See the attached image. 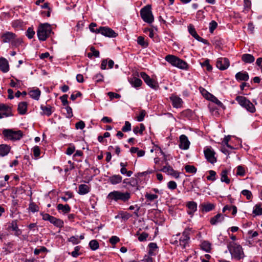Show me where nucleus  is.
<instances>
[{
  "instance_id": "1",
  "label": "nucleus",
  "mask_w": 262,
  "mask_h": 262,
  "mask_svg": "<svg viewBox=\"0 0 262 262\" xmlns=\"http://www.w3.org/2000/svg\"><path fill=\"white\" fill-rule=\"evenodd\" d=\"M228 249L233 258L239 260L245 256L242 246L234 242H230L228 245Z\"/></svg>"
},
{
  "instance_id": "2",
  "label": "nucleus",
  "mask_w": 262,
  "mask_h": 262,
  "mask_svg": "<svg viewBox=\"0 0 262 262\" xmlns=\"http://www.w3.org/2000/svg\"><path fill=\"white\" fill-rule=\"evenodd\" d=\"M2 41L3 43H10L13 46H18L23 42L22 39L17 38L15 33L11 32H6L1 35Z\"/></svg>"
},
{
  "instance_id": "3",
  "label": "nucleus",
  "mask_w": 262,
  "mask_h": 262,
  "mask_svg": "<svg viewBox=\"0 0 262 262\" xmlns=\"http://www.w3.org/2000/svg\"><path fill=\"white\" fill-rule=\"evenodd\" d=\"M53 33L51 25L48 23L41 24L38 28L37 35L39 40L45 41Z\"/></svg>"
},
{
  "instance_id": "4",
  "label": "nucleus",
  "mask_w": 262,
  "mask_h": 262,
  "mask_svg": "<svg viewBox=\"0 0 262 262\" xmlns=\"http://www.w3.org/2000/svg\"><path fill=\"white\" fill-rule=\"evenodd\" d=\"M107 198L116 202L119 201L126 202L130 198V193L128 192H122L120 191H113L109 193Z\"/></svg>"
},
{
  "instance_id": "5",
  "label": "nucleus",
  "mask_w": 262,
  "mask_h": 262,
  "mask_svg": "<svg viewBox=\"0 0 262 262\" xmlns=\"http://www.w3.org/2000/svg\"><path fill=\"white\" fill-rule=\"evenodd\" d=\"M5 138L12 141L19 140L24 136L21 130L14 131L11 129H5L3 131Z\"/></svg>"
},
{
  "instance_id": "6",
  "label": "nucleus",
  "mask_w": 262,
  "mask_h": 262,
  "mask_svg": "<svg viewBox=\"0 0 262 262\" xmlns=\"http://www.w3.org/2000/svg\"><path fill=\"white\" fill-rule=\"evenodd\" d=\"M140 15L142 19L146 23L150 24L154 21V17L151 12V7L147 5L140 10Z\"/></svg>"
},
{
  "instance_id": "7",
  "label": "nucleus",
  "mask_w": 262,
  "mask_h": 262,
  "mask_svg": "<svg viewBox=\"0 0 262 262\" xmlns=\"http://www.w3.org/2000/svg\"><path fill=\"white\" fill-rule=\"evenodd\" d=\"M235 100L242 106L245 108L249 112L253 113L255 112L256 109L253 103L246 97L242 96H237Z\"/></svg>"
},
{
  "instance_id": "8",
  "label": "nucleus",
  "mask_w": 262,
  "mask_h": 262,
  "mask_svg": "<svg viewBox=\"0 0 262 262\" xmlns=\"http://www.w3.org/2000/svg\"><path fill=\"white\" fill-rule=\"evenodd\" d=\"M140 77L144 80L147 85L151 89L157 90L159 88L158 83L151 78L145 72H142L140 73Z\"/></svg>"
},
{
  "instance_id": "9",
  "label": "nucleus",
  "mask_w": 262,
  "mask_h": 262,
  "mask_svg": "<svg viewBox=\"0 0 262 262\" xmlns=\"http://www.w3.org/2000/svg\"><path fill=\"white\" fill-rule=\"evenodd\" d=\"M204 153L208 162L214 164L217 161V159L215 157V152L211 147H206L204 148Z\"/></svg>"
},
{
  "instance_id": "10",
  "label": "nucleus",
  "mask_w": 262,
  "mask_h": 262,
  "mask_svg": "<svg viewBox=\"0 0 262 262\" xmlns=\"http://www.w3.org/2000/svg\"><path fill=\"white\" fill-rule=\"evenodd\" d=\"M97 32L108 37L114 38L118 36V34L113 29L107 27H100L99 30H97Z\"/></svg>"
},
{
  "instance_id": "11",
  "label": "nucleus",
  "mask_w": 262,
  "mask_h": 262,
  "mask_svg": "<svg viewBox=\"0 0 262 262\" xmlns=\"http://www.w3.org/2000/svg\"><path fill=\"white\" fill-rule=\"evenodd\" d=\"M12 115L13 114L10 107L4 104H0V119L4 117H7L12 116Z\"/></svg>"
},
{
  "instance_id": "12",
  "label": "nucleus",
  "mask_w": 262,
  "mask_h": 262,
  "mask_svg": "<svg viewBox=\"0 0 262 262\" xmlns=\"http://www.w3.org/2000/svg\"><path fill=\"white\" fill-rule=\"evenodd\" d=\"M161 171L166 173L167 174L171 175L175 178H178L179 177L180 173L174 170L167 162L166 163V165L162 168Z\"/></svg>"
},
{
  "instance_id": "13",
  "label": "nucleus",
  "mask_w": 262,
  "mask_h": 262,
  "mask_svg": "<svg viewBox=\"0 0 262 262\" xmlns=\"http://www.w3.org/2000/svg\"><path fill=\"white\" fill-rule=\"evenodd\" d=\"M123 183L124 184V187L128 189L130 188V187L134 188L135 190L138 189V181L135 178L125 179L123 181Z\"/></svg>"
},
{
  "instance_id": "14",
  "label": "nucleus",
  "mask_w": 262,
  "mask_h": 262,
  "mask_svg": "<svg viewBox=\"0 0 262 262\" xmlns=\"http://www.w3.org/2000/svg\"><path fill=\"white\" fill-rule=\"evenodd\" d=\"M180 143L179 146L180 149L187 150L189 148L190 142L188 140L187 137L185 135H182L179 137Z\"/></svg>"
},
{
  "instance_id": "15",
  "label": "nucleus",
  "mask_w": 262,
  "mask_h": 262,
  "mask_svg": "<svg viewBox=\"0 0 262 262\" xmlns=\"http://www.w3.org/2000/svg\"><path fill=\"white\" fill-rule=\"evenodd\" d=\"M230 65V62L227 58H219L216 61V67L221 70L227 69Z\"/></svg>"
},
{
  "instance_id": "16",
  "label": "nucleus",
  "mask_w": 262,
  "mask_h": 262,
  "mask_svg": "<svg viewBox=\"0 0 262 262\" xmlns=\"http://www.w3.org/2000/svg\"><path fill=\"white\" fill-rule=\"evenodd\" d=\"M189 239V230L186 229L183 231L182 235L179 239L180 245L183 249L186 247Z\"/></svg>"
},
{
  "instance_id": "17",
  "label": "nucleus",
  "mask_w": 262,
  "mask_h": 262,
  "mask_svg": "<svg viewBox=\"0 0 262 262\" xmlns=\"http://www.w3.org/2000/svg\"><path fill=\"white\" fill-rule=\"evenodd\" d=\"M225 219V215L222 213H217L216 215L211 217L210 220V223L212 225H216L219 223H221Z\"/></svg>"
},
{
  "instance_id": "18",
  "label": "nucleus",
  "mask_w": 262,
  "mask_h": 262,
  "mask_svg": "<svg viewBox=\"0 0 262 262\" xmlns=\"http://www.w3.org/2000/svg\"><path fill=\"white\" fill-rule=\"evenodd\" d=\"M170 99L173 107L180 108L182 107L183 101L181 98L177 96H171Z\"/></svg>"
},
{
  "instance_id": "19",
  "label": "nucleus",
  "mask_w": 262,
  "mask_h": 262,
  "mask_svg": "<svg viewBox=\"0 0 262 262\" xmlns=\"http://www.w3.org/2000/svg\"><path fill=\"white\" fill-rule=\"evenodd\" d=\"M0 70L3 73H7L9 70V65L8 60L3 58H0Z\"/></svg>"
},
{
  "instance_id": "20",
  "label": "nucleus",
  "mask_w": 262,
  "mask_h": 262,
  "mask_svg": "<svg viewBox=\"0 0 262 262\" xmlns=\"http://www.w3.org/2000/svg\"><path fill=\"white\" fill-rule=\"evenodd\" d=\"M8 228L12 229L13 231H15L14 234L16 236H19L21 233V230L18 227L17 220L12 221L9 225Z\"/></svg>"
},
{
  "instance_id": "21",
  "label": "nucleus",
  "mask_w": 262,
  "mask_h": 262,
  "mask_svg": "<svg viewBox=\"0 0 262 262\" xmlns=\"http://www.w3.org/2000/svg\"><path fill=\"white\" fill-rule=\"evenodd\" d=\"M122 177L119 174H114L108 179V182L112 185H116L121 182Z\"/></svg>"
},
{
  "instance_id": "22",
  "label": "nucleus",
  "mask_w": 262,
  "mask_h": 262,
  "mask_svg": "<svg viewBox=\"0 0 262 262\" xmlns=\"http://www.w3.org/2000/svg\"><path fill=\"white\" fill-rule=\"evenodd\" d=\"M235 79L237 81H247L249 78V75L247 72H239L235 74Z\"/></svg>"
},
{
  "instance_id": "23",
  "label": "nucleus",
  "mask_w": 262,
  "mask_h": 262,
  "mask_svg": "<svg viewBox=\"0 0 262 262\" xmlns=\"http://www.w3.org/2000/svg\"><path fill=\"white\" fill-rule=\"evenodd\" d=\"M11 149V147L7 144L0 145V156L4 157L8 154Z\"/></svg>"
},
{
  "instance_id": "24",
  "label": "nucleus",
  "mask_w": 262,
  "mask_h": 262,
  "mask_svg": "<svg viewBox=\"0 0 262 262\" xmlns=\"http://www.w3.org/2000/svg\"><path fill=\"white\" fill-rule=\"evenodd\" d=\"M200 207L203 212H207L214 209L215 205L212 203H207L202 204Z\"/></svg>"
},
{
  "instance_id": "25",
  "label": "nucleus",
  "mask_w": 262,
  "mask_h": 262,
  "mask_svg": "<svg viewBox=\"0 0 262 262\" xmlns=\"http://www.w3.org/2000/svg\"><path fill=\"white\" fill-rule=\"evenodd\" d=\"M242 60L246 63H251L254 61V57L250 54H244L242 56Z\"/></svg>"
},
{
  "instance_id": "26",
  "label": "nucleus",
  "mask_w": 262,
  "mask_h": 262,
  "mask_svg": "<svg viewBox=\"0 0 262 262\" xmlns=\"http://www.w3.org/2000/svg\"><path fill=\"white\" fill-rule=\"evenodd\" d=\"M28 103L26 102H21L18 105L17 110L20 115H24L27 111Z\"/></svg>"
},
{
  "instance_id": "27",
  "label": "nucleus",
  "mask_w": 262,
  "mask_h": 262,
  "mask_svg": "<svg viewBox=\"0 0 262 262\" xmlns=\"http://www.w3.org/2000/svg\"><path fill=\"white\" fill-rule=\"evenodd\" d=\"M187 207L189 210L187 211V213L189 214H193L196 211L197 204L193 201L189 202L187 204Z\"/></svg>"
},
{
  "instance_id": "28",
  "label": "nucleus",
  "mask_w": 262,
  "mask_h": 262,
  "mask_svg": "<svg viewBox=\"0 0 262 262\" xmlns=\"http://www.w3.org/2000/svg\"><path fill=\"white\" fill-rule=\"evenodd\" d=\"M178 59V57L170 54L166 55L165 57V60L174 67L176 66Z\"/></svg>"
},
{
  "instance_id": "29",
  "label": "nucleus",
  "mask_w": 262,
  "mask_h": 262,
  "mask_svg": "<svg viewBox=\"0 0 262 262\" xmlns=\"http://www.w3.org/2000/svg\"><path fill=\"white\" fill-rule=\"evenodd\" d=\"M40 94H41V92L38 88L36 89V90H31L29 92V94L30 96L32 98L34 99L35 100H39L40 96Z\"/></svg>"
},
{
  "instance_id": "30",
  "label": "nucleus",
  "mask_w": 262,
  "mask_h": 262,
  "mask_svg": "<svg viewBox=\"0 0 262 262\" xmlns=\"http://www.w3.org/2000/svg\"><path fill=\"white\" fill-rule=\"evenodd\" d=\"M228 171L227 169L223 170L221 173V181L222 182H225V183L228 184L230 182V179L228 177Z\"/></svg>"
},
{
  "instance_id": "31",
  "label": "nucleus",
  "mask_w": 262,
  "mask_h": 262,
  "mask_svg": "<svg viewBox=\"0 0 262 262\" xmlns=\"http://www.w3.org/2000/svg\"><path fill=\"white\" fill-rule=\"evenodd\" d=\"M129 81L132 86L135 88H138L142 84V81L140 79L135 77L130 78Z\"/></svg>"
},
{
  "instance_id": "32",
  "label": "nucleus",
  "mask_w": 262,
  "mask_h": 262,
  "mask_svg": "<svg viewBox=\"0 0 262 262\" xmlns=\"http://www.w3.org/2000/svg\"><path fill=\"white\" fill-rule=\"evenodd\" d=\"M78 193L81 195L85 194L90 192V187L85 184H81L78 187Z\"/></svg>"
},
{
  "instance_id": "33",
  "label": "nucleus",
  "mask_w": 262,
  "mask_h": 262,
  "mask_svg": "<svg viewBox=\"0 0 262 262\" xmlns=\"http://www.w3.org/2000/svg\"><path fill=\"white\" fill-rule=\"evenodd\" d=\"M50 222L53 224L54 226L59 228H61L63 226V222L61 220L54 216L52 217Z\"/></svg>"
},
{
  "instance_id": "34",
  "label": "nucleus",
  "mask_w": 262,
  "mask_h": 262,
  "mask_svg": "<svg viewBox=\"0 0 262 262\" xmlns=\"http://www.w3.org/2000/svg\"><path fill=\"white\" fill-rule=\"evenodd\" d=\"M174 67L183 70H187L188 68L187 62L179 58Z\"/></svg>"
},
{
  "instance_id": "35",
  "label": "nucleus",
  "mask_w": 262,
  "mask_h": 262,
  "mask_svg": "<svg viewBox=\"0 0 262 262\" xmlns=\"http://www.w3.org/2000/svg\"><path fill=\"white\" fill-rule=\"evenodd\" d=\"M57 209L59 211L61 210L63 213H68L71 211V208L68 204H59L57 205Z\"/></svg>"
},
{
  "instance_id": "36",
  "label": "nucleus",
  "mask_w": 262,
  "mask_h": 262,
  "mask_svg": "<svg viewBox=\"0 0 262 262\" xmlns=\"http://www.w3.org/2000/svg\"><path fill=\"white\" fill-rule=\"evenodd\" d=\"M149 251L148 254L150 256L155 255L154 251L158 248V246L155 243H150L148 244Z\"/></svg>"
},
{
  "instance_id": "37",
  "label": "nucleus",
  "mask_w": 262,
  "mask_h": 262,
  "mask_svg": "<svg viewBox=\"0 0 262 262\" xmlns=\"http://www.w3.org/2000/svg\"><path fill=\"white\" fill-rule=\"evenodd\" d=\"M40 108L43 112V114L46 115L48 116H50L52 113V107L50 105L48 106H43L41 105Z\"/></svg>"
},
{
  "instance_id": "38",
  "label": "nucleus",
  "mask_w": 262,
  "mask_h": 262,
  "mask_svg": "<svg viewBox=\"0 0 262 262\" xmlns=\"http://www.w3.org/2000/svg\"><path fill=\"white\" fill-rule=\"evenodd\" d=\"M207 99L216 104L221 107H224V104L214 96L210 95V97H207Z\"/></svg>"
},
{
  "instance_id": "39",
  "label": "nucleus",
  "mask_w": 262,
  "mask_h": 262,
  "mask_svg": "<svg viewBox=\"0 0 262 262\" xmlns=\"http://www.w3.org/2000/svg\"><path fill=\"white\" fill-rule=\"evenodd\" d=\"M202 249L207 252H209L211 249V244L207 241H204L201 244Z\"/></svg>"
},
{
  "instance_id": "40",
  "label": "nucleus",
  "mask_w": 262,
  "mask_h": 262,
  "mask_svg": "<svg viewBox=\"0 0 262 262\" xmlns=\"http://www.w3.org/2000/svg\"><path fill=\"white\" fill-rule=\"evenodd\" d=\"M138 43L143 48H146L148 46L147 42L145 41L143 36H139L137 39Z\"/></svg>"
},
{
  "instance_id": "41",
  "label": "nucleus",
  "mask_w": 262,
  "mask_h": 262,
  "mask_svg": "<svg viewBox=\"0 0 262 262\" xmlns=\"http://www.w3.org/2000/svg\"><path fill=\"white\" fill-rule=\"evenodd\" d=\"M89 246L92 250H96L99 248V243L97 241L93 239L90 242Z\"/></svg>"
},
{
  "instance_id": "42",
  "label": "nucleus",
  "mask_w": 262,
  "mask_h": 262,
  "mask_svg": "<svg viewBox=\"0 0 262 262\" xmlns=\"http://www.w3.org/2000/svg\"><path fill=\"white\" fill-rule=\"evenodd\" d=\"M185 170L187 172L190 173H195L196 172V168L193 165H187L185 167Z\"/></svg>"
},
{
  "instance_id": "43",
  "label": "nucleus",
  "mask_w": 262,
  "mask_h": 262,
  "mask_svg": "<svg viewBox=\"0 0 262 262\" xmlns=\"http://www.w3.org/2000/svg\"><path fill=\"white\" fill-rule=\"evenodd\" d=\"M253 213L256 215H260L262 214V208L258 204H256L253 209Z\"/></svg>"
},
{
  "instance_id": "44",
  "label": "nucleus",
  "mask_w": 262,
  "mask_h": 262,
  "mask_svg": "<svg viewBox=\"0 0 262 262\" xmlns=\"http://www.w3.org/2000/svg\"><path fill=\"white\" fill-rule=\"evenodd\" d=\"M246 172L243 166L239 165L237 167L236 175L243 177L245 175Z\"/></svg>"
},
{
  "instance_id": "45",
  "label": "nucleus",
  "mask_w": 262,
  "mask_h": 262,
  "mask_svg": "<svg viewBox=\"0 0 262 262\" xmlns=\"http://www.w3.org/2000/svg\"><path fill=\"white\" fill-rule=\"evenodd\" d=\"M137 235H139L138 240L140 242L146 241V239L148 236V234L146 232H142L141 234H139V232H138L137 233Z\"/></svg>"
},
{
  "instance_id": "46",
  "label": "nucleus",
  "mask_w": 262,
  "mask_h": 262,
  "mask_svg": "<svg viewBox=\"0 0 262 262\" xmlns=\"http://www.w3.org/2000/svg\"><path fill=\"white\" fill-rule=\"evenodd\" d=\"M202 67H206V70L208 71H211L212 69V66L209 64V60L206 59L203 62L201 63Z\"/></svg>"
},
{
  "instance_id": "47",
  "label": "nucleus",
  "mask_w": 262,
  "mask_h": 262,
  "mask_svg": "<svg viewBox=\"0 0 262 262\" xmlns=\"http://www.w3.org/2000/svg\"><path fill=\"white\" fill-rule=\"evenodd\" d=\"M217 26V23L214 20H212L209 23V31L211 33H212L214 30L216 28Z\"/></svg>"
},
{
  "instance_id": "48",
  "label": "nucleus",
  "mask_w": 262,
  "mask_h": 262,
  "mask_svg": "<svg viewBox=\"0 0 262 262\" xmlns=\"http://www.w3.org/2000/svg\"><path fill=\"white\" fill-rule=\"evenodd\" d=\"M32 150L33 152L34 156L35 158H38L40 154V148L38 146H35L33 148Z\"/></svg>"
},
{
  "instance_id": "49",
  "label": "nucleus",
  "mask_w": 262,
  "mask_h": 262,
  "mask_svg": "<svg viewBox=\"0 0 262 262\" xmlns=\"http://www.w3.org/2000/svg\"><path fill=\"white\" fill-rule=\"evenodd\" d=\"M35 34V32L32 28L29 27L26 32V35L29 38L31 39L33 37Z\"/></svg>"
},
{
  "instance_id": "50",
  "label": "nucleus",
  "mask_w": 262,
  "mask_h": 262,
  "mask_svg": "<svg viewBox=\"0 0 262 262\" xmlns=\"http://www.w3.org/2000/svg\"><path fill=\"white\" fill-rule=\"evenodd\" d=\"M241 193L245 196L247 200H250L252 196L251 192L247 189L242 190Z\"/></svg>"
},
{
  "instance_id": "51",
  "label": "nucleus",
  "mask_w": 262,
  "mask_h": 262,
  "mask_svg": "<svg viewBox=\"0 0 262 262\" xmlns=\"http://www.w3.org/2000/svg\"><path fill=\"white\" fill-rule=\"evenodd\" d=\"M123 132H127L131 130V124L128 121L125 122V125L122 128Z\"/></svg>"
},
{
  "instance_id": "52",
  "label": "nucleus",
  "mask_w": 262,
  "mask_h": 262,
  "mask_svg": "<svg viewBox=\"0 0 262 262\" xmlns=\"http://www.w3.org/2000/svg\"><path fill=\"white\" fill-rule=\"evenodd\" d=\"M209 176H207V179L208 180L214 181L216 180L215 175L216 172L214 170H209Z\"/></svg>"
},
{
  "instance_id": "53",
  "label": "nucleus",
  "mask_w": 262,
  "mask_h": 262,
  "mask_svg": "<svg viewBox=\"0 0 262 262\" xmlns=\"http://www.w3.org/2000/svg\"><path fill=\"white\" fill-rule=\"evenodd\" d=\"M68 95H63L60 97V99L61 100L63 106H67L68 105L69 102L68 101Z\"/></svg>"
},
{
  "instance_id": "54",
  "label": "nucleus",
  "mask_w": 262,
  "mask_h": 262,
  "mask_svg": "<svg viewBox=\"0 0 262 262\" xmlns=\"http://www.w3.org/2000/svg\"><path fill=\"white\" fill-rule=\"evenodd\" d=\"M80 247L78 246H76L74 248V250L72 252L71 255L74 257H77L78 255H80L79 251L80 249Z\"/></svg>"
},
{
  "instance_id": "55",
  "label": "nucleus",
  "mask_w": 262,
  "mask_h": 262,
  "mask_svg": "<svg viewBox=\"0 0 262 262\" xmlns=\"http://www.w3.org/2000/svg\"><path fill=\"white\" fill-rule=\"evenodd\" d=\"M97 26V25L95 23H92L89 25V28L91 32L95 33H99V32H97V30H99V28L97 29H95V28Z\"/></svg>"
},
{
  "instance_id": "56",
  "label": "nucleus",
  "mask_w": 262,
  "mask_h": 262,
  "mask_svg": "<svg viewBox=\"0 0 262 262\" xmlns=\"http://www.w3.org/2000/svg\"><path fill=\"white\" fill-rule=\"evenodd\" d=\"M29 209L33 212H37L38 211V206L34 203H31L29 205Z\"/></svg>"
},
{
  "instance_id": "57",
  "label": "nucleus",
  "mask_w": 262,
  "mask_h": 262,
  "mask_svg": "<svg viewBox=\"0 0 262 262\" xmlns=\"http://www.w3.org/2000/svg\"><path fill=\"white\" fill-rule=\"evenodd\" d=\"M145 197L149 201H152L154 200L155 199H156L158 198V195L155 194H150L147 193L145 195Z\"/></svg>"
},
{
  "instance_id": "58",
  "label": "nucleus",
  "mask_w": 262,
  "mask_h": 262,
  "mask_svg": "<svg viewBox=\"0 0 262 262\" xmlns=\"http://www.w3.org/2000/svg\"><path fill=\"white\" fill-rule=\"evenodd\" d=\"M145 114V111L144 110H141L140 111V115L137 117V120L139 122L142 121L144 120Z\"/></svg>"
},
{
  "instance_id": "59",
  "label": "nucleus",
  "mask_w": 262,
  "mask_h": 262,
  "mask_svg": "<svg viewBox=\"0 0 262 262\" xmlns=\"http://www.w3.org/2000/svg\"><path fill=\"white\" fill-rule=\"evenodd\" d=\"M230 139H231V136L228 135V136H225V138H224V140L223 141V142L225 144V145L231 148V149H233V147L228 144V142L230 140Z\"/></svg>"
},
{
  "instance_id": "60",
  "label": "nucleus",
  "mask_w": 262,
  "mask_h": 262,
  "mask_svg": "<svg viewBox=\"0 0 262 262\" xmlns=\"http://www.w3.org/2000/svg\"><path fill=\"white\" fill-rule=\"evenodd\" d=\"M90 50L92 53L93 56L95 57H99V51L98 50H96L94 47L92 46L90 47Z\"/></svg>"
},
{
  "instance_id": "61",
  "label": "nucleus",
  "mask_w": 262,
  "mask_h": 262,
  "mask_svg": "<svg viewBox=\"0 0 262 262\" xmlns=\"http://www.w3.org/2000/svg\"><path fill=\"white\" fill-rule=\"evenodd\" d=\"M94 79H95L96 82H102L103 80V75L101 73L97 74Z\"/></svg>"
},
{
  "instance_id": "62",
  "label": "nucleus",
  "mask_w": 262,
  "mask_h": 262,
  "mask_svg": "<svg viewBox=\"0 0 262 262\" xmlns=\"http://www.w3.org/2000/svg\"><path fill=\"white\" fill-rule=\"evenodd\" d=\"M177 183L173 181H169L167 184V187L169 189L173 190L177 188Z\"/></svg>"
},
{
  "instance_id": "63",
  "label": "nucleus",
  "mask_w": 262,
  "mask_h": 262,
  "mask_svg": "<svg viewBox=\"0 0 262 262\" xmlns=\"http://www.w3.org/2000/svg\"><path fill=\"white\" fill-rule=\"evenodd\" d=\"M66 110L67 111V117L70 118L73 116V112L72 108L69 105L66 106Z\"/></svg>"
},
{
  "instance_id": "64",
  "label": "nucleus",
  "mask_w": 262,
  "mask_h": 262,
  "mask_svg": "<svg viewBox=\"0 0 262 262\" xmlns=\"http://www.w3.org/2000/svg\"><path fill=\"white\" fill-rule=\"evenodd\" d=\"M75 127L77 129H82L85 127V123L83 121H80L76 123Z\"/></svg>"
}]
</instances>
